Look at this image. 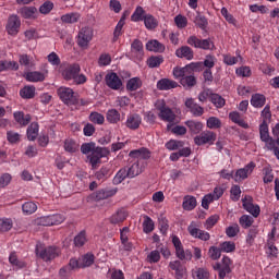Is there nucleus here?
Masks as SVG:
<instances>
[{
    "mask_svg": "<svg viewBox=\"0 0 279 279\" xmlns=\"http://www.w3.org/2000/svg\"><path fill=\"white\" fill-rule=\"evenodd\" d=\"M195 69H197V63H190L183 68L175 66L172 70L173 77L174 80H179L184 88H193L197 84Z\"/></svg>",
    "mask_w": 279,
    "mask_h": 279,
    "instance_id": "obj_1",
    "label": "nucleus"
},
{
    "mask_svg": "<svg viewBox=\"0 0 279 279\" xmlns=\"http://www.w3.org/2000/svg\"><path fill=\"white\" fill-rule=\"evenodd\" d=\"M80 71H82V68H80V64L73 63L66 65L62 72L61 75L66 82L73 81L74 84H86V75L80 74Z\"/></svg>",
    "mask_w": 279,
    "mask_h": 279,
    "instance_id": "obj_2",
    "label": "nucleus"
},
{
    "mask_svg": "<svg viewBox=\"0 0 279 279\" xmlns=\"http://www.w3.org/2000/svg\"><path fill=\"white\" fill-rule=\"evenodd\" d=\"M57 94L65 106H77L80 104V94L71 87L61 86L57 89Z\"/></svg>",
    "mask_w": 279,
    "mask_h": 279,
    "instance_id": "obj_3",
    "label": "nucleus"
},
{
    "mask_svg": "<svg viewBox=\"0 0 279 279\" xmlns=\"http://www.w3.org/2000/svg\"><path fill=\"white\" fill-rule=\"evenodd\" d=\"M35 252L36 255L46 263L48 260H53L54 258H58V256H60L61 254L60 247L58 246L44 247L43 245H37Z\"/></svg>",
    "mask_w": 279,
    "mask_h": 279,
    "instance_id": "obj_4",
    "label": "nucleus"
},
{
    "mask_svg": "<svg viewBox=\"0 0 279 279\" xmlns=\"http://www.w3.org/2000/svg\"><path fill=\"white\" fill-rule=\"evenodd\" d=\"M156 110H158V117L161 121H166L167 123L175 122V113L171 108L167 107L165 100H157L155 104Z\"/></svg>",
    "mask_w": 279,
    "mask_h": 279,
    "instance_id": "obj_5",
    "label": "nucleus"
},
{
    "mask_svg": "<svg viewBox=\"0 0 279 279\" xmlns=\"http://www.w3.org/2000/svg\"><path fill=\"white\" fill-rule=\"evenodd\" d=\"M186 44L190 45V47H194V49H203V51H210L215 49V43H213L210 38L201 39L196 35L187 37Z\"/></svg>",
    "mask_w": 279,
    "mask_h": 279,
    "instance_id": "obj_6",
    "label": "nucleus"
},
{
    "mask_svg": "<svg viewBox=\"0 0 279 279\" xmlns=\"http://www.w3.org/2000/svg\"><path fill=\"white\" fill-rule=\"evenodd\" d=\"M216 141L217 134L213 131H203L194 137V143L198 147H202V145H215Z\"/></svg>",
    "mask_w": 279,
    "mask_h": 279,
    "instance_id": "obj_7",
    "label": "nucleus"
},
{
    "mask_svg": "<svg viewBox=\"0 0 279 279\" xmlns=\"http://www.w3.org/2000/svg\"><path fill=\"white\" fill-rule=\"evenodd\" d=\"M93 40V28L85 26L80 29L76 38V43L81 49H86Z\"/></svg>",
    "mask_w": 279,
    "mask_h": 279,
    "instance_id": "obj_8",
    "label": "nucleus"
},
{
    "mask_svg": "<svg viewBox=\"0 0 279 279\" xmlns=\"http://www.w3.org/2000/svg\"><path fill=\"white\" fill-rule=\"evenodd\" d=\"M242 206L246 213L252 215L255 219L260 216V206L258 204H254V198L250 195H245L242 198Z\"/></svg>",
    "mask_w": 279,
    "mask_h": 279,
    "instance_id": "obj_9",
    "label": "nucleus"
},
{
    "mask_svg": "<svg viewBox=\"0 0 279 279\" xmlns=\"http://www.w3.org/2000/svg\"><path fill=\"white\" fill-rule=\"evenodd\" d=\"M221 263H216L214 265V270L218 271L219 279H226V275L232 272V268H230V265H232V259H230L228 256H223Z\"/></svg>",
    "mask_w": 279,
    "mask_h": 279,
    "instance_id": "obj_10",
    "label": "nucleus"
},
{
    "mask_svg": "<svg viewBox=\"0 0 279 279\" xmlns=\"http://www.w3.org/2000/svg\"><path fill=\"white\" fill-rule=\"evenodd\" d=\"M66 217L62 214H54L51 216H43L38 219L39 226H60V223H64Z\"/></svg>",
    "mask_w": 279,
    "mask_h": 279,
    "instance_id": "obj_11",
    "label": "nucleus"
},
{
    "mask_svg": "<svg viewBox=\"0 0 279 279\" xmlns=\"http://www.w3.org/2000/svg\"><path fill=\"white\" fill-rule=\"evenodd\" d=\"M254 169H256V163H254V161L248 162L244 168L238 169L233 177L234 182H243V180H247Z\"/></svg>",
    "mask_w": 279,
    "mask_h": 279,
    "instance_id": "obj_12",
    "label": "nucleus"
},
{
    "mask_svg": "<svg viewBox=\"0 0 279 279\" xmlns=\"http://www.w3.org/2000/svg\"><path fill=\"white\" fill-rule=\"evenodd\" d=\"M5 29L10 36H16L19 29H21V17L16 14L9 16Z\"/></svg>",
    "mask_w": 279,
    "mask_h": 279,
    "instance_id": "obj_13",
    "label": "nucleus"
},
{
    "mask_svg": "<svg viewBox=\"0 0 279 279\" xmlns=\"http://www.w3.org/2000/svg\"><path fill=\"white\" fill-rule=\"evenodd\" d=\"M105 82L108 88H111V90H121V86H123V81H121V77L114 72H109L105 76Z\"/></svg>",
    "mask_w": 279,
    "mask_h": 279,
    "instance_id": "obj_14",
    "label": "nucleus"
},
{
    "mask_svg": "<svg viewBox=\"0 0 279 279\" xmlns=\"http://www.w3.org/2000/svg\"><path fill=\"white\" fill-rule=\"evenodd\" d=\"M259 136L260 141L265 143V147L268 148V150L274 149V147L269 146V143L274 141V137L269 136V124H267L266 120H263V122L259 125Z\"/></svg>",
    "mask_w": 279,
    "mask_h": 279,
    "instance_id": "obj_15",
    "label": "nucleus"
},
{
    "mask_svg": "<svg viewBox=\"0 0 279 279\" xmlns=\"http://www.w3.org/2000/svg\"><path fill=\"white\" fill-rule=\"evenodd\" d=\"M106 156V149L97 147L93 153L87 156L92 169H95L97 165L101 163V159Z\"/></svg>",
    "mask_w": 279,
    "mask_h": 279,
    "instance_id": "obj_16",
    "label": "nucleus"
},
{
    "mask_svg": "<svg viewBox=\"0 0 279 279\" xmlns=\"http://www.w3.org/2000/svg\"><path fill=\"white\" fill-rule=\"evenodd\" d=\"M130 158H135L140 165H143L141 160H149L151 158V150L149 148L142 147L129 153Z\"/></svg>",
    "mask_w": 279,
    "mask_h": 279,
    "instance_id": "obj_17",
    "label": "nucleus"
},
{
    "mask_svg": "<svg viewBox=\"0 0 279 279\" xmlns=\"http://www.w3.org/2000/svg\"><path fill=\"white\" fill-rule=\"evenodd\" d=\"M145 52L143 51V41L141 39H134L131 44V58L133 60H143Z\"/></svg>",
    "mask_w": 279,
    "mask_h": 279,
    "instance_id": "obj_18",
    "label": "nucleus"
},
{
    "mask_svg": "<svg viewBox=\"0 0 279 279\" xmlns=\"http://www.w3.org/2000/svg\"><path fill=\"white\" fill-rule=\"evenodd\" d=\"M187 231L194 239H199L201 241H210V233L207 231L201 230L195 225L191 223L187 227Z\"/></svg>",
    "mask_w": 279,
    "mask_h": 279,
    "instance_id": "obj_19",
    "label": "nucleus"
},
{
    "mask_svg": "<svg viewBox=\"0 0 279 279\" xmlns=\"http://www.w3.org/2000/svg\"><path fill=\"white\" fill-rule=\"evenodd\" d=\"M141 123H143V118L138 113H130L126 117L125 125L129 130H138L141 128Z\"/></svg>",
    "mask_w": 279,
    "mask_h": 279,
    "instance_id": "obj_20",
    "label": "nucleus"
},
{
    "mask_svg": "<svg viewBox=\"0 0 279 279\" xmlns=\"http://www.w3.org/2000/svg\"><path fill=\"white\" fill-rule=\"evenodd\" d=\"M13 119L17 123V125H21V128H26V125H29L32 122V116L25 114L23 111H15L13 113Z\"/></svg>",
    "mask_w": 279,
    "mask_h": 279,
    "instance_id": "obj_21",
    "label": "nucleus"
},
{
    "mask_svg": "<svg viewBox=\"0 0 279 279\" xmlns=\"http://www.w3.org/2000/svg\"><path fill=\"white\" fill-rule=\"evenodd\" d=\"M117 195V189L108 190L102 189L98 190L93 194V197L96 202H101L102 199H108V197H114Z\"/></svg>",
    "mask_w": 279,
    "mask_h": 279,
    "instance_id": "obj_22",
    "label": "nucleus"
},
{
    "mask_svg": "<svg viewBox=\"0 0 279 279\" xmlns=\"http://www.w3.org/2000/svg\"><path fill=\"white\" fill-rule=\"evenodd\" d=\"M19 14L22 19L34 20L38 17V9L36 7H22Z\"/></svg>",
    "mask_w": 279,
    "mask_h": 279,
    "instance_id": "obj_23",
    "label": "nucleus"
},
{
    "mask_svg": "<svg viewBox=\"0 0 279 279\" xmlns=\"http://www.w3.org/2000/svg\"><path fill=\"white\" fill-rule=\"evenodd\" d=\"M185 106L186 108H189L190 112H192L194 117H202V114H204V108L195 102L193 98L186 99Z\"/></svg>",
    "mask_w": 279,
    "mask_h": 279,
    "instance_id": "obj_24",
    "label": "nucleus"
},
{
    "mask_svg": "<svg viewBox=\"0 0 279 279\" xmlns=\"http://www.w3.org/2000/svg\"><path fill=\"white\" fill-rule=\"evenodd\" d=\"M169 269H171V271H175L177 279L184 278V274H185L186 269L184 268V266H182V262H180V260L170 262Z\"/></svg>",
    "mask_w": 279,
    "mask_h": 279,
    "instance_id": "obj_25",
    "label": "nucleus"
},
{
    "mask_svg": "<svg viewBox=\"0 0 279 279\" xmlns=\"http://www.w3.org/2000/svg\"><path fill=\"white\" fill-rule=\"evenodd\" d=\"M177 58H184L185 60H193L195 57V52L193 51V48L189 46H182L179 49L175 50Z\"/></svg>",
    "mask_w": 279,
    "mask_h": 279,
    "instance_id": "obj_26",
    "label": "nucleus"
},
{
    "mask_svg": "<svg viewBox=\"0 0 279 279\" xmlns=\"http://www.w3.org/2000/svg\"><path fill=\"white\" fill-rule=\"evenodd\" d=\"M145 163H141V161H134L128 169L126 173L129 178H136V175H141V172L144 171Z\"/></svg>",
    "mask_w": 279,
    "mask_h": 279,
    "instance_id": "obj_27",
    "label": "nucleus"
},
{
    "mask_svg": "<svg viewBox=\"0 0 279 279\" xmlns=\"http://www.w3.org/2000/svg\"><path fill=\"white\" fill-rule=\"evenodd\" d=\"M229 119L232 121V123H235L240 128H243L244 130H247L250 128V124L243 120L239 111H231L229 113Z\"/></svg>",
    "mask_w": 279,
    "mask_h": 279,
    "instance_id": "obj_28",
    "label": "nucleus"
},
{
    "mask_svg": "<svg viewBox=\"0 0 279 279\" xmlns=\"http://www.w3.org/2000/svg\"><path fill=\"white\" fill-rule=\"evenodd\" d=\"M158 90H171V88H178V82L169 80V78H161L157 82Z\"/></svg>",
    "mask_w": 279,
    "mask_h": 279,
    "instance_id": "obj_29",
    "label": "nucleus"
},
{
    "mask_svg": "<svg viewBox=\"0 0 279 279\" xmlns=\"http://www.w3.org/2000/svg\"><path fill=\"white\" fill-rule=\"evenodd\" d=\"M267 104V97L263 94H253L251 97V106L253 108H263Z\"/></svg>",
    "mask_w": 279,
    "mask_h": 279,
    "instance_id": "obj_30",
    "label": "nucleus"
},
{
    "mask_svg": "<svg viewBox=\"0 0 279 279\" xmlns=\"http://www.w3.org/2000/svg\"><path fill=\"white\" fill-rule=\"evenodd\" d=\"M19 63L21 64V66H26V69H34L36 66L34 57L25 53L19 56Z\"/></svg>",
    "mask_w": 279,
    "mask_h": 279,
    "instance_id": "obj_31",
    "label": "nucleus"
},
{
    "mask_svg": "<svg viewBox=\"0 0 279 279\" xmlns=\"http://www.w3.org/2000/svg\"><path fill=\"white\" fill-rule=\"evenodd\" d=\"M147 51H154L155 53H162L165 51V45L160 41L153 39L146 44Z\"/></svg>",
    "mask_w": 279,
    "mask_h": 279,
    "instance_id": "obj_32",
    "label": "nucleus"
},
{
    "mask_svg": "<svg viewBox=\"0 0 279 279\" xmlns=\"http://www.w3.org/2000/svg\"><path fill=\"white\" fill-rule=\"evenodd\" d=\"M95 264V255L93 253H86L80 259V268L86 269Z\"/></svg>",
    "mask_w": 279,
    "mask_h": 279,
    "instance_id": "obj_33",
    "label": "nucleus"
},
{
    "mask_svg": "<svg viewBox=\"0 0 279 279\" xmlns=\"http://www.w3.org/2000/svg\"><path fill=\"white\" fill-rule=\"evenodd\" d=\"M106 119L108 123H111L112 125H117V123L121 121V113L117 109H109L107 111Z\"/></svg>",
    "mask_w": 279,
    "mask_h": 279,
    "instance_id": "obj_34",
    "label": "nucleus"
},
{
    "mask_svg": "<svg viewBox=\"0 0 279 279\" xmlns=\"http://www.w3.org/2000/svg\"><path fill=\"white\" fill-rule=\"evenodd\" d=\"M22 99H34L36 97V87L26 85L20 90Z\"/></svg>",
    "mask_w": 279,
    "mask_h": 279,
    "instance_id": "obj_35",
    "label": "nucleus"
},
{
    "mask_svg": "<svg viewBox=\"0 0 279 279\" xmlns=\"http://www.w3.org/2000/svg\"><path fill=\"white\" fill-rule=\"evenodd\" d=\"M3 71H19V62L16 61H0V73Z\"/></svg>",
    "mask_w": 279,
    "mask_h": 279,
    "instance_id": "obj_36",
    "label": "nucleus"
},
{
    "mask_svg": "<svg viewBox=\"0 0 279 279\" xmlns=\"http://www.w3.org/2000/svg\"><path fill=\"white\" fill-rule=\"evenodd\" d=\"M182 206L183 210H195V208L197 207V198L187 195L184 197Z\"/></svg>",
    "mask_w": 279,
    "mask_h": 279,
    "instance_id": "obj_37",
    "label": "nucleus"
},
{
    "mask_svg": "<svg viewBox=\"0 0 279 279\" xmlns=\"http://www.w3.org/2000/svg\"><path fill=\"white\" fill-rule=\"evenodd\" d=\"M9 263L12 267H15V269H24V267H27V264H25L24 260L19 259V256L14 252L10 254Z\"/></svg>",
    "mask_w": 279,
    "mask_h": 279,
    "instance_id": "obj_38",
    "label": "nucleus"
},
{
    "mask_svg": "<svg viewBox=\"0 0 279 279\" xmlns=\"http://www.w3.org/2000/svg\"><path fill=\"white\" fill-rule=\"evenodd\" d=\"M143 86V81L141 77H132L126 82V90L134 93V90H138Z\"/></svg>",
    "mask_w": 279,
    "mask_h": 279,
    "instance_id": "obj_39",
    "label": "nucleus"
},
{
    "mask_svg": "<svg viewBox=\"0 0 279 279\" xmlns=\"http://www.w3.org/2000/svg\"><path fill=\"white\" fill-rule=\"evenodd\" d=\"M143 21L146 29H156L158 27V20L149 13L144 16Z\"/></svg>",
    "mask_w": 279,
    "mask_h": 279,
    "instance_id": "obj_40",
    "label": "nucleus"
},
{
    "mask_svg": "<svg viewBox=\"0 0 279 279\" xmlns=\"http://www.w3.org/2000/svg\"><path fill=\"white\" fill-rule=\"evenodd\" d=\"M145 9L143 7H136L135 11L131 15V21L133 23H141V21H145Z\"/></svg>",
    "mask_w": 279,
    "mask_h": 279,
    "instance_id": "obj_41",
    "label": "nucleus"
},
{
    "mask_svg": "<svg viewBox=\"0 0 279 279\" xmlns=\"http://www.w3.org/2000/svg\"><path fill=\"white\" fill-rule=\"evenodd\" d=\"M25 77L27 82H45V73L38 71L28 72Z\"/></svg>",
    "mask_w": 279,
    "mask_h": 279,
    "instance_id": "obj_42",
    "label": "nucleus"
},
{
    "mask_svg": "<svg viewBox=\"0 0 279 279\" xmlns=\"http://www.w3.org/2000/svg\"><path fill=\"white\" fill-rule=\"evenodd\" d=\"M185 125L189 128L192 134H199V132L204 129V124H202V122H197L194 120L186 121Z\"/></svg>",
    "mask_w": 279,
    "mask_h": 279,
    "instance_id": "obj_43",
    "label": "nucleus"
},
{
    "mask_svg": "<svg viewBox=\"0 0 279 279\" xmlns=\"http://www.w3.org/2000/svg\"><path fill=\"white\" fill-rule=\"evenodd\" d=\"M239 223L241 228L247 230V228H252V226L254 225V216L242 215L239 219Z\"/></svg>",
    "mask_w": 279,
    "mask_h": 279,
    "instance_id": "obj_44",
    "label": "nucleus"
},
{
    "mask_svg": "<svg viewBox=\"0 0 279 279\" xmlns=\"http://www.w3.org/2000/svg\"><path fill=\"white\" fill-rule=\"evenodd\" d=\"M38 130H39L38 123L32 122L26 131L28 141H34L35 138H38Z\"/></svg>",
    "mask_w": 279,
    "mask_h": 279,
    "instance_id": "obj_45",
    "label": "nucleus"
},
{
    "mask_svg": "<svg viewBox=\"0 0 279 279\" xmlns=\"http://www.w3.org/2000/svg\"><path fill=\"white\" fill-rule=\"evenodd\" d=\"M88 119L90 123H95L96 125H104V123H106V117L97 111H93Z\"/></svg>",
    "mask_w": 279,
    "mask_h": 279,
    "instance_id": "obj_46",
    "label": "nucleus"
},
{
    "mask_svg": "<svg viewBox=\"0 0 279 279\" xmlns=\"http://www.w3.org/2000/svg\"><path fill=\"white\" fill-rule=\"evenodd\" d=\"M143 232L145 234H149L150 232H154V220L149 216H144V221L142 223Z\"/></svg>",
    "mask_w": 279,
    "mask_h": 279,
    "instance_id": "obj_47",
    "label": "nucleus"
},
{
    "mask_svg": "<svg viewBox=\"0 0 279 279\" xmlns=\"http://www.w3.org/2000/svg\"><path fill=\"white\" fill-rule=\"evenodd\" d=\"M38 210V205L34 202H26L22 205V211L24 215H34Z\"/></svg>",
    "mask_w": 279,
    "mask_h": 279,
    "instance_id": "obj_48",
    "label": "nucleus"
},
{
    "mask_svg": "<svg viewBox=\"0 0 279 279\" xmlns=\"http://www.w3.org/2000/svg\"><path fill=\"white\" fill-rule=\"evenodd\" d=\"M125 178H130V174H128V168H121L113 178V184H121Z\"/></svg>",
    "mask_w": 279,
    "mask_h": 279,
    "instance_id": "obj_49",
    "label": "nucleus"
},
{
    "mask_svg": "<svg viewBox=\"0 0 279 279\" xmlns=\"http://www.w3.org/2000/svg\"><path fill=\"white\" fill-rule=\"evenodd\" d=\"M87 241H88V238L86 235V231H81L74 238V245H75V247H84V245H86Z\"/></svg>",
    "mask_w": 279,
    "mask_h": 279,
    "instance_id": "obj_50",
    "label": "nucleus"
},
{
    "mask_svg": "<svg viewBox=\"0 0 279 279\" xmlns=\"http://www.w3.org/2000/svg\"><path fill=\"white\" fill-rule=\"evenodd\" d=\"M165 147L166 149H169V151H175L177 149L184 147V142L178 140H170L165 144Z\"/></svg>",
    "mask_w": 279,
    "mask_h": 279,
    "instance_id": "obj_51",
    "label": "nucleus"
},
{
    "mask_svg": "<svg viewBox=\"0 0 279 279\" xmlns=\"http://www.w3.org/2000/svg\"><path fill=\"white\" fill-rule=\"evenodd\" d=\"M209 99L217 108H223L226 106V99L219 94H210Z\"/></svg>",
    "mask_w": 279,
    "mask_h": 279,
    "instance_id": "obj_52",
    "label": "nucleus"
},
{
    "mask_svg": "<svg viewBox=\"0 0 279 279\" xmlns=\"http://www.w3.org/2000/svg\"><path fill=\"white\" fill-rule=\"evenodd\" d=\"M80 13H68L61 16V21L62 23L73 24L77 23V21H80Z\"/></svg>",
    "mask_w": 279,
    "mask_h": 279,
    "instance_id": "obj_53",
    "label": "nucleus"
},
{
    "mask_svg": "<svg viewBox=\"0 0 279 279\" xmlns=\"http://www.w3.org/2000/svg\"><path fill=\"white\" fill-rule=\"evenodd\" d=\"M124 219H128V214L125 213V210L120 209L111 216L110 221L111 223L117 225L123 222Z\"/></svg>",
    "mask_w": 279,
    "mask_h": 279,
    "instance_id": "obj_54",
    "label": "nucleus"
},
{
    "mask_svg": "<svg viewBox=\"0 0 279 279\" xmlns=\"http://www.w3.org/2000/svg\"><path fill=\"white\" fill-rule=\"evenodd\" d=\"M263 174L264 184H271V182H274V170L271 169V167H264Z\"/></svg>",
    "mask_w": 279,
    "mask_h": 279,
    "instance_id": "obj_55",
    "label": "nucleus"
},
{
    "mask_svg": "<svg viewBox=\"0 0 279 279\" xmlns=\"http://www.w3.org/2000/svg\"><path fill=\"white\" fill-rule=\"evenodd\" d=\"M194 23L196 27H199V29L203 31H206V28L208 27V19H206V16L202 14L196 15Z\"/></svg>",
    "mask_w": 279,
    "mask_h": 279,
    "instance_id": "obj_56",
    "label": "nucleus"
},
{
    "mask_svg": "<svg viewBox=\"0 0 279 279\" xmlns=\"http://www.w3.org/2000/svg\"><path fill=\"white\" fill-rule=\"evenodd\" d=\"M14 222L10 218H0V232H9L12 230Z\"/></svg>",
    "mask_w": 279,
    "mask_h": 279,
    "instance_id": "obj_57",
    "label": "nucleus"
},
{
    "mask_svg": "<svg viewBox=\"0 0 279 279\" xmlns=\"http://www.w3.org/2000/svg\"><path fill=\"white\" fill-rule=\"evenodd\" d=\"M162 62H165V59L161 56L150 57L147 60V65L149 66V69H158V66H160Z\"/></svg>",
    "mask_w": 279,
    "mask_h": 279,
    "instance_id": "obj_58",
    "label": "nucleus"
},
{
    "mask_svg": "<svg viewBox=\"0 0 279 279\" xmlns=\"http://www.w3.org/2000/svg\"><path fill=\"white\" fill-rule=\"evenodd\" d=\"M97 149V146L95 145V143L90 142V143H84L81 146V151L82 154H84L85 156H90V154L94 153V150Z\"/></svg>",
    "mask_w": 279,
    "mask_h": 279,
    "instance_id": "obj_59",
    "label": "nucleus"
},
{
    "mask_svg": "<svg viewBox=\"0 0 279 279\" xmlns=\"http://www.w3.org/2000/svg\"><path fill=\"white\" fill-rule=\"evenodd\" d=\"M220 250L227 254H230V252H234V250H236V244L232 241H225L220 243Z\"/></svg>",
    "mask_w": 279,
    "mask_h": 279,
    "instance_id": "obj_60",
    "label": "nucleus"
},
{
    "mask_svg": "<svg viewBox=\"0 0 279 279\" xmlns=\"http://www.w3.org/2000/svg\"><path fill=\"white\" fill-rule=\"evenodd\" d=\"M221 252H223L221 251V246H210L208 254L211 260H219V258H221Z\"/></svg>",
    "mask_w": 279,
    "mask_h": 279,
    "instance_id": "obj_61",
    "label": "nucleus"
},
{
    "mask_svg": "<svg viewBox=\"0 0 279 279\" xmlns=\"http://www.w3.org/2000/svg\"><path fill=\"white\" fill-rule=\"evenodd\" d=\"M63 147L69 154H75L77 151V143L73 140H65Z\"/></svg>",
    "mask_w": 279,
    "mask_h": 279,
    "instance_id": "obj_62",
    "label": "nucleus"
},
{
    "mask_svg": "<svg viewBox=\"0 0 279 279\" xmlns=\"http://www.w3.org/2000/svg\"><path fill=\"white\" fill-rule=\"evenodd\" d=\"M272 136L276 140L270 141L269 147H279V122L272 128Z\"/></svg>",
    "mask_w": 279,
    "mask_h": 279,
    "instance_id": "obj_63",
    "label": "nucleus"
},
{
    "mask_svg": "<svg viewBox=\"0 0 279 279\" xmlns=\"http://www.w3.org/2000/svg\"><path fill=\"white\" fill-rule=\"evenodd\" d=\"M193 276H195L197 279H209L210 278V272L206 268H197L193 272Z\"/></svg>",
    "mask_w": 279,
    "mask_h": 279,
    "instance_id": "obj_64",
    "label": "nucleus"
}]
</instances>
